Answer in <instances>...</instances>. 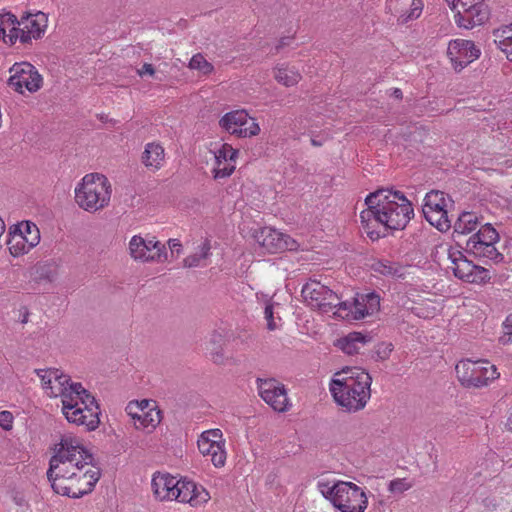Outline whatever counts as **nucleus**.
<instances>
[{
	"label": "nucleus",
	"mask_w": 512,
	"mask_h": 512,
	"mask_svg": "<svg viewBox=\"0 0 512 512\" xmlns=\"http://www.w3.org/2000/svg\"><path fill=\"white\" fill-rule=\"evenodd\" d=\"M93 461V455L80 438L64 435L55 445L47 471L53 490L70 498L90 493L100 478V470Z\"/></svg>",
	"instance_id": "1"
},
{
	"label": "nucleus",
	"mask_w": 512,
	"mask_h": 512,
	"mask_svg": "<svg viewBox=\"0 0 512 512\" xmlns=\"http://www.w3.org/2000/svg\"><path fill=\"white\" fill-rule=\"evenodd\" d=\"M41 387L46 396L60 398L61 411L65 419L75 425L95 430L99 423L100 408L94 396L81 383L74 382L59 369H37Z\"/></svg>",
	"instance_id": "2"
},
{
	"label": "nucleus",
	"mask_w": 512,
	"mask_h": 512,
	"mask_svg": "<svg viewBox=\"0 0 512 512\" xmlns=\"http://www.w3.org/2000/svg\"><path fill=\"white\" fill-rule=\"evenodd\" d=\"M367 208L361 211L363 232L373 241L386 235L388 229H403L414 215L410 201L399 191L381 189L370 193Z\"/></svg>",
	"instance_id": "3"
},
{
	"label": "nucleus",
	"mask_w": 512,
	"mask_h": 512,
	"mask_svg": "<svg viewBox=\"0 0 512 512\" xmlns=\"http://www.w3.org/2000/svg\"><path fill=\"white\" fill-rule=\"evenodd\" d=\"M372 377L360 367H345L336 372L329 384L330 393L346 412L365 408L371 397Z\"/></svg>",
	"instance_id": "4"
},
{
	"label": "nucleus",
	"mask_w": 512,
	"mask_h": 512,
	"mask_svg": "<svg viewBox=\"0 0 512 512\" xmlns=\"http://www.w3.org/2000/svg\"><path fill=\"white\" fill-rule=\"evenodd\" d=\"M151 490L156 500L176 501L192 508L205 506L211 499L209 491L187 478L178 479L169 473L156 472L151 479Z\"/></svg>",
	"instance_id": "5"
},
{
	"label": "nucleus",
	"mask_w": 512,
	"mask_h": 512,
	"mask_svg": "<svg viewBox=\"0 0 512 512\" xmlns=\"http://www.w3.org/2000/svg\"><path fill=\"white\" fill-rule=\"evenodd\" d=\"M317 490L341 512H365L368 506L366 492L353 482L320 479Z\"/></svg>",
	"instance_id": "6"
},
{
	"label": "nucleus",
	"mask_w": 512,
	"mask_h": 512,
	"mask_svg": "<svg viewBox=\"0 0 512 512\" xmlns=\"http://www.w3.org/2000/svg\"><path fill=\"white\" fill-rule=\"evenodd\" d=\"M75 202L90 213L109 205L112 187L108 178L99 173L86 174L75 187Z\"/></svg>",
	"instance_id": "7"
},
{
	"label": "nucleus",
	"mask_w": 512,
	"mask_h": 512,
	"mask_svg": "<svg viewBox=\"0 0 512 512\" xmlns=\"http://www.w3.org/2000/svg\"><path fill=\"white\" fill-rule=\"evenodd\" d=\"M455 370L459 381L468 388L487 386L500 376L496 366L487 360H461Z\"/></svg>",
	"instance_id": "8"
},
{
	"label": "nucleus",
	"mask_w": 512,
	"mask_h": 512,
	"mask_svg": "<svg viewBox=\"0 0 512 512\" xmlns=\"http://www.w3.org/2000/svg\"><path fill=\"white\" fill-rule=\"evenodd\" d=\"M454 206L453 199L439 190L428 192L422 207L426 220L439 231L445 232L451 228L452 218L449 211Z\"/></svg>",
	"instance_id": "9"
},
{
	"label": "nucleus",
	"mask_w": 512,
	"mask_h": 512,
	"mask_svg": "<svg viewBox=\"0 0 512 512\" xmlns=\"http://www.w3.org/2000/svg\"><path fill=\"white\" fill-rule=\"evenodd\" d=\"M302 295L311 308L324 313L333 311V314L339 316L342 309L348 308V301L340 302L335 292L318 281L307 282L302 288Z\"/></svg>",
	"instance_id": "10"
},
{
	"label": "nucleus",
	"mask_w": 512,
	"mask_h": 512,
	"mask_svg": "<svg viewBox=\"0 0 512 512\" xmlns=\"http://www.w3.org/2000/svg\"><path fill=\"white\" fill-rule=\"evenodd\" d=\"M455 11V22L459 27L471 29L483 24L489 17V11L484 0H445Z\"/></svg>",
	"instance_id": "11"
},
{
	"label": "nucleus",
	"mask_w": 512,
	"mask_h": 512,
	"mask_svg": "<svg viewBox=\"0 0 512 512\" xmlns=\"http://www.w3.org/2000/svg\"><path fill=\"white\" fill-rule=\"evenodd\" d=\"M39 242L40 231L34 223L23 221L10 227L7 245L11 256H23Z\"/></svg>",
	"instance_id": "12"
},
{
	"label": "nucleus",
	"mask_w": 512,
	"mask_h": 512,
	"mask_svg": "<svg viewBox=\"0 0 512 512\" xmlns=\"http://www.w3.org/2000/svg\"><path fill=\"white\" fill-rule=\"evenodd\" d=\"M252 237L267 252L272 254L304 251V249H300L297 240L271 226L255 229Z\"/></svg>",
	"instance_id": "13"
},
{
	"label": "nucleus",
	"mask_w": 512,
	"mask_h": 512,
	"mask_svg": "<svg viewBox=\"0 0 512 512\" xmlns=\"http://www.w3.org/2000/svg\"><path fill=\"white\" fill-rule=\"evenodd\" d=\"M219 126L238 138H251L257 136L261 131L256 119L251 117L245 109L225 113L219 119Z\"/></svg>",
	"instance_id": "14"
},
{
	"label": "nucleus",
	"mask_w": 512,
	"mask_h": 512,
	"mask_svg": "<svg viewBox=\"0 0 512 512\" xmlns=\"http://www.w3.org/2000/svg\"><path fill=\"white\" fill-rule=\"evenodd\" d=\"M127 414L133 419L136 429L150 433L160 424L162 416L153 400L131 401L126 407Z\"/></svg>",
	"instance_id": "15"
},
{
	"label": "nucleus",
	"mask_w": 512,
	"mask_h": 512,
	"mask_svg": "<svg viewBox=\"0 0 512 512\" xmlns=\"http://www.w3.org/2000/svg\"><path fill=\"white\" fill-rule=\"evenodd\" d=\"M8 85L15 91L23 94L38 91L42 86V76L37 69L28 62L15 63L9 69Z\"/></svg>",
	"instance_id": "16"
},
{
	"label": "nucleus",
	"mask_w": 512,
	"mask_h": 512,
	"mask_svg": "<svg viewBox=\"0 0 512 512\" xmlns=\"http://www.w3.org/2000/svg\"><path fill=\"white\" fill-rule=\"evenodd\" d=\"M199 452L210 457V461L215 467H223L226 462L227 454L225 450V439L220 429H209L201 433L197 441Z\"/></svg>",
	"instance_id": "17"
},
{
	"label": "nucleus",
	"mask_w": 512,
	"mask_h": 512,
	"mask_svg": "<svg viewBox=\"0 0 512 512\" xmlns=\"http://www.w3.org/2000/svg\"><path fill=\"white\" fill-rule=\"evenodd\" d=\"M257 384L259 395L271 408L278 412L289 409L290 402L283 384L275 379H258Z\"/></svg>",
	"instance_id": "18"
},
{
	"label": "nucleus",
	"mask_w": 512,
	"mask_h": 512,
	"mask_svg": "<svg viewBox=\"0 0 512 512\" xmlns=\"http://www.w3.org/2000/svg\"><path fill=\"white\" fill-rule=\"evenodd\" d=\"M447 54L454 69L460 71L478 59L481 51L470 40L455 39L449 42Z\"/></svg>",
	"instance_id": "19"
},
{
	"label": "nucleus",
	"mask_w": 512,
	"mask_h": 512,
	"mask_svg": "<svg viewBox=\"0 0 512 512\" xmlns=\"http://www.w3.org/2000/svg\"><path fill=\"white\" fill-rule=\"evenodd\" d=\"M380 309V296L375 292L357 294L353 302H348V308L342 309L339 317H352L359 320L378 312Z\"/></svg>",
	"instance_id": "20"
},
{
	"label": "nucleus",
	"mask_w": 512,
	"mask_h": 512,
	"mask_svg": "<svg viewBox=\"0 0 512 512\" xmlns=\"http://www.w3.org/2000/svg\"><path fill=\"white\" fill-rule=\"evenodd\" d=\"M47 26L48 18L45 13L27 14L18 20V39L21 43H27L32 39H39L44 35Z\"/></svg>",
	"instance_id": "21"
},
{
	"label": "nucleus",
	"mask_w": 512,
	"mask_h": 512,
	"mask_svg": "<svg viewBox=\"0 0 512 512\" xmlns=\"http://www.w3.org/2000/svg\"><path fill=\"white\" fill-rule=\"evenodd\" d=\"M499 234L490 224H485L479 231L471 236L466 243V250L475 256H485L496 251L494 244L498 241Z\"/></svg>",
	"instance_id": "22"
},
{
	"label": "nucleus",
	"mask_w": 512,
	"mask_h": 512,
	"mask_svg": "<svg viewBox=\"0 0 512 512\" xmlns=\"http://www.w3.org/2000/svg\"><path fill=\"white\" fill-rule=\"evenodd\" d=\"M454 275L466 282L481 284L490 279V271L474 264L469 258H451Z\"/></svg>",
	"instance_id": "23"
},
{
	"label": "nucleus",
	"mask_w": 512,
	"mask_h": 512,
	"mask_svg": "<svg viewBox=\"0 0 512 512\" xmlns=\"http://www.w3.org/2000/svg\"><path fill=\"white\" fill-rule=\"evenodd\" d=\"M239 151L234 149L230 144L223 143L214 151V167L212 175L215 180L224 179L232 175L236 169V160Z\"/></svg>",
	"instance_id": "24"
},
{
	"label": "nucleus",
	"mask_w": 512,
	"mask_h": 512,
	"mask_svg": "<svg viewBox=\"0 0 512 512\" xmlns=\"http://www.w3.org/2000/svg\"><path fill=\"white\" fill-rule=\"evenodd\" d=\"M128 249L131 256H167L166 245L149 234L145 237L134 235L129 241Z\"/></svg>",
	"instance_id": "25"
},
{
	"label": "nucleus",
	"mask_w": 512,
	"mask_h": 512,
	"mask_svg": "<svg viewBox=\"0 0 512 512\" xmlns=\"http://www.w3.org/2000/svg\"><path fill=\"white\" fill-rule=\"evenodd\" d=\"M371 341L372 337L367 333L351 332L337 340V347L345 354L354 355Z\"/></svg>",
	"instance_id": "26"
},
{
	"label": "nucleus",
	"mask_w": 512,
	"mask_h": 512,
	"mask_svg": "<svg viewBox=\"0 0 512 512\" xmlns=\"http://www.w3.org/2000/svg\"><path fill=\"white\" fill-rule=\"evenodd\" d=\"M143 165L150 171H158L165 164V150L158 142H150L145 145L141 156Z\"/></svg>",
	"instance_id": "27"
},
{
	"label": "nucleus",
	"mask_w": 512,
	"mask_h": 512,
	"mask_svg": "<svg viewBox=\"0 0 512 512\" xmlns=\"http://www.w3.org/2000/svg\"><path fill=\"white\" fill-rule=\"evenodd\" d=\"M17 17L11 12H0V40L13 45L18 40Z\"/></svg>",
	"instance_id": "28"
},
{
	"label": "nucleus",
	"mask_w": 512,
	"mask_h": 512,
	"mask_svg": "<svg viewBox=\"0 0 512 512\" xmlns=\"http://www.w3.org/2000/svg\"><path fill=\"white\" fill-rule=\"evenodd\" d=\"M493 37L496 46L512 62V23L495 29Z\"/></svg>",
	"instance_id": "29"
},
{
	"label": "nucleus",
	"mask_w": 512,
	"mask_h": 512,
	"mask_svg": "<svg viewBox=\"0 0 512 512\" xmlns=\"http://www.w3.org/2000/svg\"><path fill=\"white\" fill-rule=\"evenodd\" d=\"M274 78L276 81L286 87L296 85L302 78L299 70L294 66L287 64H278L274 68Z\"/></svg>",
	"instance_id": "30"
},
{
	"label": "nucleus",
	"mask_w": 512,
	"mask_h": 512,
	"mask_svg": "<svg viewBox=\"0 0 512 512\" xmlns=\"http://www.w3.org/2000/svg\"><path fill=\"white\" fill-rule=\"evenodd\" d=\"M375 263L372 267L375 272L384 276L404 277L406 268L398 262L392 261L391 258H374Z\"/></svg>",
	"instance_id": "31"
},
{
	"label": "nucleus",
	"mask_w": 512,
	"mask_h": 512,
	"mask_svg": "<svg viewBox=\"0 0 512 512\" xmlns=\"http://www.w3.org/2000/svg\"><path fill=\"white\" fill-rule=\"evenodd\" d=\"M479 224L478 216L473 212L461 213L454 224V232L467 234L474 231Z\"/></svg>",
	"instance_id": "32"
},
{
	"label": "nucleus",
	"mask_w": 512,
	"mask_h": 512,
	"mask_svg": "<svg viewBox=\"0 0 512 512\" xmlns=\"http://www.w3.org/2000/svg\"><path fill=\"white\" fill-rule=\"evenodd\" d=\"M279 304L268 302L264 308V318L266 320V327L270 331L278 330L282 327V318L279 316Z\"/></svg>",
	"instance_id": "33"
},
{
	"label": "nucleus",
	"mask_w": 512,
	"mask_h": 512,
	"mask_svg": "<svg viewBox=\"0 0 512 512\" xmlns=\"http://www.w3.org/2000/svg\"><path fill=\"white\" fill-rule=\"evenodd\" d=\"M189 68L198 70L205 75L212 73L214 70L213 65L201 53L193 55L189 62Z\"/></svg>",
	"instance_id": "34"
},
{
	"label": "nucleus",
	"mask_w": 512,
	"mask_h": 512,
	"mask_svg": "<svg viewBox=\"0 0 512 512\" xmlns=\"http://www.w3.org/2000/svg\"><path fill=\"white\" fill-rule=\"evenodd\" d=\"M393 351V344L390 342H382L378 344L375 348V355L377 360H386L389 358L391 352Z\"/></svg>",
	"instance_id": "35"
},
{
	"label": "nucleus",
	"mask_w": 512,
	"mask_h": 512,
	"mask_svg": "<svg viewBox=\"0 0 512 512\" xmlns=\"http://www.w3.org/2000/svg\"><path fill=\"white\" fill-rule=\"evenodd\" d=\"M209 351L211 360L217 365H224L227 363L228 358L225 357L222 347H206Z\"/></svg>",
	"instance_id": "36"
},
{
	"label": "nucleus",
	"mask_w": 512,
	"mask_h": 512,
	"mask_svg": "<svg viewBox=\"0 0 512 512\" xmlns=\"http://www.w3.org/2000/svg\"><path fill=\"white\" fill-rule=\"evenodd\" d=\"M411 488V483L406 479H394L389 483V491L392 493H403Z\"/></svg>",
	"instance_id": "37"
},
{
	"label": "nucleus",
	"mask_w": 512,
	"mask_h": 512,
	"mask_svg": "<svg viewBox=\"0 0 512 512\" xmlns=\"http://www.w3.org/2000/svg\"><path fill=\"white\" fill-rule=\"evenodd\" d=\"M14 417L10 411L0 412V427L6 431H9L13 427Z\"/></svg>",
	"instance_id": "38"
},
{
	"label": "nucleus",
	"mask_w": 512,
	"mask_h": 512,
	"mask_svg": "<svg viewBox=\"0 0 512 512\" xmlns=\"http://www.w3.org/2000/svg\"><path fill=\"white\" fill-rule=\"evenodd\" d=\"M503 327L505 335L508 336V338H506V336H503L501 338L502 343L505 344L509 341H512V313L507 316L506 320L504 321Z\"/></svg>",
	"instance_id": "39"
},
{
	"label": "nucleus",
	"mask_w": 512,
	"mask_h": 512,
	"mask_svg": "<svg viewBox=\"0 0 512 512\" xmlns=\"http://www.w3.org/2000/svg\"><path fill=\"white\" fill-rule=\"evenodd\" d=\"M167 251L170 250V253L173 254H180L182 253V244L178 239H169L167 241Z\"/></svg>",
	"instance_id": "40"
},
{
	"label": "nucleus",
	"mask_w": 512,
	"mask_h": 512,
	"mask_svg": "<svg viewBox=\"0 0 512 512\" xmlns=\"http://www.w3.org/2000/svg\"><path fill=\"white\" fill-rule=\"evenodd\" d=\"M436 253L437 254H444L447 253L448 256H454V252L451 251V246L448 243H441L436 246Z\"/></svg>",
	"instance_id": "41"
},
{
	"label": "nucleus",
	"mask_w": 512,
	"mask_h": 512,
	"mask_svg": "<svg viewBox=\"0 0 512 512\" xmlns=\"http://www.w3.org/2000/svg\"><path fill=\"white\" fill-rule=\"evenodd\" d=\"M221 335L218 333H213L210 336L209 341L206 343V347H221Z\"/></svg>",
	"instance_id": "42"
},
{
	"label": "nucleus",
	"mask_w": 512,
	"mask_h": 512,
	"mask_svg": "<svg viewBox=\"0 0 512 512\" xmlns=\"http://www.w3.org/2000/svg\"><path fill=\"white\" fill-rule=\"evenodd\" d=\"M155 70L151 64L145 63L139 70L138 74L142 77L144 75H154Z\"/></svg>",
	"instance_id": "43"
},
{
	"label": "nucleus",
	"mask_w": 512,
	"mask_h": 512,
	"mask_svg": "<svg viewBox=\"0 0 512 512\" xmlns=\"http://www.w3.org/2000/svg\"><path fill=\"white\" fill-rule=\"evenodd\" d=\"M210 249H211L210 242L208 240H203L201 243V255L200 256H208Z\"/></svg>",
	"instance_id": "44"
},
{
	"label": "nucleus",
	"mask_w": 512,
	"mask_h": 512,
	"mask_svg": "<svg viewBox=\"0 0 512 512\" xmlns=\"http://www.w3.org/2000/svg\"><path fill=\"white\" fill-rule=\"evenodd\" d=\"M200 258H188L184 260V266L185 267H197L200 265L199 263Z\"/></svg>",
	"instance_id": "45"
},
{
	"label": "nucleus",
	"mask_w": 512,
	"mask_h": 512,
	"mask_svg": "<svg viewBox=\"0 0 512 512\" xmlns=\"http://www.w3.org/2000/svg\"><path fill=\"white\" fill-rule=\"evenodd\" d=\"M421 14V7L420 6H415L412 10H411V13L409 14V16L407 18H417L419 17Z\"/></svg>",
	"instance_id": "46"
},
{
	"label": "nucleus",
	"mask_w": 512,
	"mask_h": 512,
	"mask_svg": "<svg viewBox=\"0 0 512 512\" xmlns=\"http://www.w3.org/2000/svg\"><path fill=\"white\" fill-rule=\"evenodd\" d=\"M51 278V274L49 271H42L39 275H36L35 276V279L36 280H41V279H50Z\"/></svg>",
	"instance_id": "47"
},
{
	"label": "nucleus",
	"mask_w": 512,
	"mask_h": 512,
	"mask_svg": "<svg viewBox=\"0 0 512 512\" xmlns=\"http://www.w3.org/2000/svg\"><path fill=\"white\" fill-rule=\"evenodd\" d=\"M291 40H292V37H284V38H282L280 40V42H279V45L277 46V49H279V48H281V47H283L285 45H289Z\"/></svg>",
	"instance_id": "48"
},
{
	"label": "nucleus",
	"mask_w": 512,
	"mask_h": 512,
	"mask_svg": "<svg viewBox=\"0 0 512 512\" xmlns=\"http://www.w3.org/2000/svg\"><path fill=\"white\" fill-rule=\"evenodd\" d=\"M392 95L395 98L401 99L402 98V91L400 89L396 88V89L393 90Z\"/></svg>",
	"instance_id": "49"
},
{
	"label": "nucleus",
	"mask_w": 512,
	"mask_h": 512,
	"mask_svg": "<svg viewBox=\"0 0 512 512\" xmlns=\"http://www.w3.org/2000/svg\"><path fill=\"white\" fill-rule=\"evenodd\" d=\"M28 316H29L28 311L25 310L24 314H23V316L21 318V323H23V324L27 323L28 322Z\"/></svg>",
	"instance_id": "50"
},
{
	"label": "nucleus",
	"mask_w": 512,
	"mask_h": 512,
	"mask_svg": "<svg viewBox=\"0 0 512 512\" xmlns=\"http://www.w3.org/2000/svg\"><path fill=\"white\" fill-rule=\"evenodd\" d=\"M506 426L510 431H512V414L509 416Z\"/></svg>",
	"instance_id": "51"
},
{
	"label": "nucleus",
	"mask_w": 512,
	"mask_h": 512,
	"mask_svg": "<svg viewBox=\"0 0 512 512\" xmlns=\"http://www.w3.org/2000/svg\"><path fill=\"white\" fill-rule=\"evenodd\" d=\"M312 144H313V145H315V146L320 145V144L318 143V141H315V140H312Z\"/></svg>",
	"instance_id": "52"
},
{
	"label": "nucleus",
	"mask_w": 512,
	"mask_h": 512,
	"mask_svg": "<svg viewBox=\"0 0 512 512\" xmlns=\"http://www.w3.org/2000/svg\"><path fill=\"white\" fill-rule=\"evenodd\" d=\"M155 258L154 257H151V258H145L146 261L148 260H154Z\"/></svg>",
	"instance_id": "53"
},
{
	"label": "nucleus",
	"mask_w": 512,
	"mask_h": 512,
	"mask_svg": "<svg viewBox=\"0 0 512 512\" xmlns=\"http://www.w3.org/2000/svg\"><path fill=\"white\" fill-rule=\"evenodd\" d=\"M496 256H497V257H500V256H502V254H501V253H499V252H497V253H496Z\"/></svg>",
	"instance_id": "54"
},
{
	"label": "nucleus",
	"mask_w": 512,
	"mask_h": 512,
	"mask_svg": "<svg viewBox=\"0 0 512 512\" xmlns=\"http://www.w3.org/2000/svg\"><path fill=\"white\" fill-rule=\"evenodd\" d=\"M511 211H512V203H511Z\"/></svg>",
	"instance_id": "55"
}]
</instances>
